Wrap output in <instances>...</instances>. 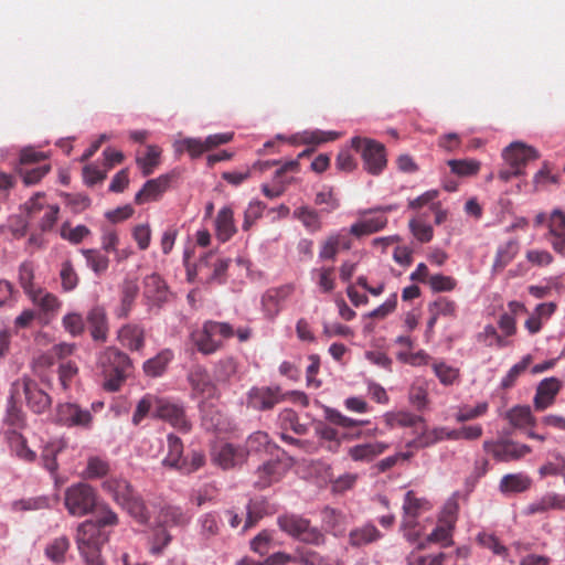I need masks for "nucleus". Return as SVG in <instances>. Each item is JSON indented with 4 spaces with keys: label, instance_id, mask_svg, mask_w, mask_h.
<instances>
[{
    "label": "nucleus",
    "instance_id": "obj_1",
    "mask_svg": "<svg viewBox=\"0 0 565 565\" xmlns=\"http://www.w3.org/2000/svg\"><path fill=\"white\" fill-rule=\"evenodd\" d=\"M100 487L137 523L141 525L148 524L151 513L145 500L129 480L121 476H109L103 480Z\"/></svg>",
    "mask_w": 565,
    "mask_h": 565
},
{
    "label": "nucleus",
    "instance_id": "obj_2",
    "mask_svg": "<svg viewBox=\"0 0 565 565\" xmlns=\"http://www.w3.org/2000/svg\"><path fill=\"white\" fill-rule=\"evenodd\" d=\"M103 387L107 392H118L134 370L129 355L116 347H107L99 355Z\"/></svg>",
    "mask_w": 565,
    "mask_h": 565
},
{
    "label": "nucleus",
    "instance_id": "obj_3",
    "mask_svg": "<svg viewBox=\"0 0 565 565\" xmlns=\"http://www.w3.org/2000/svg\"><path fill=\"white\" fill-rule=\"evenodd\" d=\"M107 541L108 533L98 529L93 520H87L77 527L76 544L86 565H104L102 548Z\"/></svg>",
    "mask_w": 565,
    "mask_h": 565
},
{
    "label": "nucleus",
    "instance_id": "obj_4",
    "mask_svg": "<svg viewBox=\"0 0 565 565\" xmlns=\"http://www.w3.org/2000/svg\"><path fill=\"white\" fill-rule=\"evenodd\" d=\"M97 491L86 482H77L64 492V505L72 516H84L96 510Z\"/></svg>",
    "mask_w": 565,
    "mask_h": 565
},
{
    "label": "nucleus",
    "instance_id": "obj_5",
    "mask_svg": "<svg viewBox=\"0 0 565 565\" xmlns=\"http://www.w3.org/2000/svg\"><path fill=\"white\" fill-rule=\"evenodd\" d=\"M279 529L288 535L307 544L322 545L326 537L322 532L311 526L310 520L295 513H284L277 518Z\"/></svg>",
    "mask_w": 565,
    "mask_h": 565
},
{
    "label": "nucleus",
    "instance_id": "obj_6",
    "mask_svg": "<svg viewBox=\"0 0 565 565\" xmlns=\"http://www.w3.org/2000/svg\"><path fill=\"white\" fill-rule=\"evenodd\" d=\"M13 397L24 395L28 408L38 415L46 413L52 406V397L42 390L38 382L28 375L15 380L11 385Z\"/></svg>",
    "mask_w": 565,
    "mask_h": 565
},
{
    "label": "nucleus",
    "instance_id": "obj_7",
    "mask_svg": "<svg viewBox=\"0 0 565 565\" xmlns=\"http://www.w3.org/2000/svg\"><path fill=\"white\" fill-rule=\"evenodd\" d=\"M352 148L361 154L364 169L373 174H380L386 167L385 147L383 143L369 139L354 137L351 139Z\"/></svg>",
    "mask_w": 565,
    "mask_h": 565
},
{
    "label": "nucleus",
    "instance_id": "obj_8",
    "mask_svg": "<svg viewBox=\"0 0 565 565\" xmlns=\"http://www.w3.org/2000/svg\"><path fill=\"white\" fill-rule=\"evenodd\" d=\"M248 458V450L241 445L221 443L213 446L211 460L223 470H231L243 466Z\"/></svg>",
    "mask_w": 565,
    "mask_h": 565
},
{
    "label": "nucleus",
    "instance_id": "obj_9",
    "mask_svg": "<svg viewBox=\"0 0 565 565\" xmlns=\"http://www.w3.org/2000/svg\"><path fill=\"white\" fill-rule=\"evenodd\" d=\"M483 449L500 462L520 460L532 451L530 446L511 439L486 440Z\"/></svg>",
    "mask_w": 565,
    "mask_h": 565
},
{
    "label": "nucleus",
    "instance_id": "obj_10",
    "mask_svg": "<svg viewBox=\"0 0 565 565\" xmlns=\"http://www.w3.org/2000/svg\"><path fill=\"white\" fill-rule=\"evenodd\" d=\"M431 509V504L424 498H417L414 491H407L403 503V521L402 527L407 531L405 536L408 541H415L416 535L411 532L417 525V518Z\"/></svg>",
    "mask_w": 565,
    "mask_h": 565
},
{
    "label": "nucleus",
    "instance_id": "obj_11",
    "mask_svg": "<svg viewBox=\"0 0 565 565\" xmlns=\"http://www.w3.org/2000/svg\"><path fill=\"white\" fill-rule=\"evenodd\" d=\"M156 417L169 423L181 431H189L191 423L185 415L183 405L169 398L160 397L157 401Z\"/></svg>",
    "mask_w": 565,
    "mask_h": 565
},
{
    "label": "nucleus",
    "instance_id": "obj_12",
    "mask_svg": "<svg viewBox=\"0 0 565 565\" xmlns=\"http://www.w3.org/2000/svg\"><path fill=\"white\" fill-rule=\"evenodd\" d=\"M175 171L164 173L156 179L148 180L141 190L135 195L136 204H143L150 201H157L170 188L171 183L178 179Z\"/></svg>",
    "mask_w": 565,
    "mask_h": 565
},
{
    "label": "nucleus",
    "instance_id": "obj_13",
    "mask_svg": "<svg viewBox=\"0 0 565 565\" xmlns=\"http://www.w3.org/2000/svg\"><path fill=\"white\" fill-rule=\"evenodd\" d=\"M192 388V396L201 399L218 397V390L211 375L203 366H194L188 376Z\"/></svg>",
    "mask_w": 565,
    "mask_h": 565
},
{
    "label": "nucleus",
    "instance_id": "obj_14",
    "mask_svg": "<svg viewBox=\"0 0 565 565\" xmlns=\"http://www.w3.org/2000/svg\"><path fill=\"white\" fill-rule=\"evenodd\" d=\"M285 395L280 387H253L247 396V404L256 411H268L274 408L278 403L284 401Z\"/></svg>",
    "mask_w": 565,
    "mask_h": 565
},
{
    "label": "nucleus",
    "instance_id": "obj_15",
    "mask_svg": "<svg viewBox=\"0 0 565 565\" xmlns=\"http://www.w3.org/2000/svg\"><path fill=\"white\" fill-rule=\"evenodd\" d=\"M380 211L383 213L390 212V211H393V206L387 205L384 207H377L374 210L364 211V212H362V214L364 216H366L369 213L380 212ZM386 224H387V217L384 214H376V215H373L370 217H364L361 221L352 224L350 227V234H352L356 237L370 235V234H373V233H376V232L383 230L386 226Z\"/></svg>",
    "mask_w": 565,
    "mask_h": 565
},
{
    "label": "nucleus",
    "instance_id": "obj_16",
    "mask_svg": "<svg viewBox=\"0 0 565 565\" xmlns=\"http://www.w3.org/2000/svg\"><path fill=\"white\" fill-rule=\"evenodd\" d=\"M228 265L230 259L220 258L214 253H207L205 256L201 257L196 264V271L204 275L207 282H223Z\"/></svg>",
    "mask_w": 565,
    "mask_h": 565
},
{
    "label": "nucleus",
    "instance_id": "obj_17",
    "mask_svg": "<svg viewBox=\"0 0 565 565\" xmlns=\"http://www.w3.org/2000/svg\"><path fill=\"white\" fill-rule=\"evenodd\" d=\"M86 322L89 328L90 337L94 341L100 343L107 341L109 334V322L107 311L104 306H93L86 315Z\"/></svg>",
    "mask_w": 565,
    "mask_h": 565
},
{
    "label": "nucleus",
    "instance_id": "obj_18",
    "mask_svg": "<svg viewBox=\"0 0 565 565\" xmlns=\"http://www.w3.org/2000/svg\"><path fill=\"white\" fill-rule=\"evenodd\" d=\"M56 417L58 423L72 427L81 426L88 428L93 416L88 409L81 408L77 404L64 403L57 406Z\"/></svg>",
    "mask_w": 565,
    "mask_h": 565
},
{
    "label": "nucleus",
    "instance_id": "obj_19",
    "mask_svg": "<svg viewBox=\"0 0 565 565\" xmlns=\"http://www.w3.org/2000/svg\"><path fill=\"white\" fill-rule=\"evenodd\" d=\"M292 285H282L268 289L263 298L262 305L266 317L274 319L281 310L282 303L292 295Z\"/></svg>",
    "mask_w": 565,
    "mask_h": 565
},
{
    "label": "nucleus",
    "instance_id": "obj_20",
    "mask_svg": "<svg viewBox=\"0 0 565 565\" xmlns=\"http://www.w3.org/2000/svg\"><path fill=\"white\" fill-rule=\"evenodd\" d=\"M300 169V164L298 160H289L280 166L275 172L274 175V185L270 188L268 184H263L262 191L265 196L269 199H275L280 196L285 190L286 185L292 181V178L288 179L285 177L286 173H297Z\"/></svg>",
    "mask_w": 565,
    "mask_h": 565
},
{
    "label": "nucleus",
    "instance_id": "obj_21",
    "mask_svg": "<svg viewBox=\"0 0 565 565\" xmlns=\"http://www.w3.org/2000/svg\"><path fill=\"white\" fill-rule=\"evenodd\" d=\"M503 158L511 168H518L523 173L527 162L539 158L537 151L522 142H513L503 151Z\"/></svg>",
    "mask_w": 565,
    "mask_h": 565
},
{
    "label": "nucleus",
    "instance_id": "obj_22",
    "mask_svg": "<svg viewBox=\"0 0 565 565\" xmlns=\"http://www.w3.org/2000/svg\"><path fill=\"white\" fill-rule=\"evenodd\" d=\"M117 340L128 350L140 352L146 345V330L139 323H126L117 331Z\"/></svg>",
    "mask_w": 565,
    "mask_h": 565
},
{
    "label": "nucleus",
    "instance_id": "obj_23",
    "mask_svg": "<svg viewBox=\"0 0 565 565\" xmlns=\"http://www.w3.org/2000/svg\"><path fill=\"white\" fill-rule=\"evenodd\" d=\"M452 429L446 427H433L429 428L426 424H423L420 434L407 443V447L416 449L430 447L443 440H452Z\"/></svg>",
    "mask_w": 565,
    "mask_h": 565
},
{
    "label": "nucleus",
    "instance_id": "obj_24",
    "mask_svg": "<svg viewBox=\"0 0 565 565\" xmlns=\"http://www.w3.org/2000/svg\"><path fill=\"white\" fill-rule=\"evenodd\" d=\"M213 332L211 320H206L200 330L192 332V340L200 353L209 355L222 348L223 342Z\"/></svg>",
    "mask_w": 565,
    "mask_h": 565
},
{
    "label": "nucleus",
    "instance_id": "obj_25",
    "mask_svg": "<svg viewBox=\"0 0 565 565\" xmlns=\"http://www.w3.org/2000/svg\"><path fill=\"white\" fill-rule=\"evenodd\" d=\"M29 299L39 308L40 315L45 316L47 319L54 318L62 307V301L56 295L41 287H38V289L29 296Z\"/></svg>",
    "mask_w": 565,
    "mask_h": 565
},
{
    "label": "nucleus",
    "instance_id": "obj_26",
    "mask_svg": "<svg viewBox=\"0 0 565 565\" xmlns=\"http://www.w3.org/2000/svg\"><path fill=\"white\" fill-rule=\"evenodd\" d=\"M255 473L256 480L254 487L257 489H266L281 479L284 475L282 463L279 460L266 461L257 468Z\"/></svg>",
    "mask_w": 565,
    "mask_h": 565
},
{
    "label": "nucleus",
    "instance_id": "obj_27",
    "mask_svg": "<svg viewBox=\"0 0 565 565\" xmlns=\"http://www.w3.org/2000/svg\"><path fill=\"white\" fill-rule=\"evenodd\" d=\"M561 388V382L555 377L543 380L534 396V407L537 411H544L554 403L555 396Z\"/></svg>",
    "mask_w": 565,
    "mask_h": 565
},
{
    "label": "nucleus",
    "instance_id": "obj_28",
    "mask_svg": "<svg viewBox=\"0 0 565 565\" xmlns=\"http://www.w3.org/2000/svg\"><path fill=\"white\" fill-rule=\"evenodd\" d=\"M550 234L553 236L552 246L561 255H565V213L555 209L548 221Z\"/></svg>",
    "mask_w": 565,
    "mask_h": 565
},
{
    "label": "nucleus",
    "instance_id": "obj_29",
    "mask_svg": "<svg viewBox=\"0 0 565 565\" xmlns=\"http://www.w3.org/2000/svg\"><path fill=\"white\" fill-rule=\"evenodd\" d=\"M173 359L174 352L171 349H162L157 355L143 362V373L149 377H160L166 373Z\"/></svg>",
    "mask_w": 565,
    "mask_h": 565
},
{
    "label": "nucleus",
    "instance_id": "obj_30",
    "mask_svg": "<svg viewBox=\"0 0 565 565\" xmlns=\"http://www.w3.org/2000/svg\"><path fill=\"white\" fill-rule=\"evenodd\" d=\"M138 294L137 282L126 279L120 289V305L114 311L117 319H126L130 315Z\"/></svg>",
    "mask_w": 565,
    "mask_h": 565
},
{
    "label": "nucleus",
    "instance_id": "obj_31",
    "mask_svg": "<svg viewBox=\"0 0 565 565\" xmlns=\"http://www.w3.org/2000/svg\"><path fill=\"white\" fill-rule=\"evenodd\" d=\"M565 509V495L557 493H546L540 499L531 502L525 508L526 515H534L545 513L550 510H564Z\"/></svg>",
    "mask_w": 565,
    "mask_h": 565
},
{
    "label": "nucleus",
    "instance_id": "obj_32",
    "mask_svg": "<svg viewBox=\"0 0 565 565\" xmlns=\"http://www.w3.org/2000/svg\"><path fill=\"white\" fill-rule=\"evenodd\" d=\"M3 436L11 451L20 459L29 462L35 459V452L28 447L26 439L20 430L7 429L4 430Z\"/></svg>",
    "mask_w": 565,
    "mask_h": 565
},
{
    "label": "nucleus",
    "instance_id": "obj_33",
    "mask_svg": "<svg viewBox=\"0 0 565 565\" xmlns=\"http://www.w3.org/2000/svg\"><path fill=\"white\" fill-rule=\"evenodd\" d=\"M191 516L183 511L182 508L175 505L163 507L158 516L160 527L185 526L189 524Z\"/></svg>",
    "mask_w": 565,
    "mask_h": 565
},
{
    "label": "nucleus",
    "instance_id": "obj_34",
    "mask_svg": "<svg viewBox=\"0 0 565 565\" xmlns=\"http://www.w3.org/2000/svg\"><path fill=\"white\" fill-rule=\"evenodd\" d=\"M168 452L162 460V465L173 469H183L185 466V458L183 457V443L174 434H169L167 437Z\"/></svg>",
    "mask_w": 565,
    "mask_h": 565
},
{
    "label": "nucleus",
    "instance_id": "obj_35",
    "mask_svg": "<svg viewBox=\"0 0 565 565\" xmlns=\"http://www.w3.org/2000/svg\"><path fill=\"white\" fill-rule=\"evenodd\" d=\"M388 445L382 441L367 443L353 446L349 449V456L354 461H372L375 457L383 454Z\"/></svg>",
    "mask_w": 565,
    "mask_h": 565
},
{
    "label": "nucleus",
    "instance_id": "obj_36",
    "mask_svg": "<svg viewBox=\"0 0 565 565\" xmlns=\"http://www.w3.org/2000/svg\"><path fill=\"white\" fill-rule=\"evenodd\" d=\"M216 235L222 242H227L236 233L234 213L230 206L222 207L215 218Z\"/></svg>",
    "mask_w": 565,
    "mask_h": 565
},
{
    "label": "nucleus",
    "instance_id": "obj_37",
    "mask_svg": "<svg viewBox=\"0 0 565 565\" xmlns=\"http://www.w3.org/2000/svg\"><path fill=\"white\" fill-rule=\"evenodd\" d=\"M145 296L156 305L167 301L168 287L159 275L152 274L145 278Z\"/></svg>",
    "mask_w": 565,
    "mask_h": 565
},
{
    "label": "nucleus",
    "instance_id": "obj_38",
    "mask_svg": "<svg viewBox=\"0 0 565 565\" xmlns=\"http://www.w3.org/2000/svg\"><path fill=\"white\" fill-rule=\"evenodd\" d=\"M531 484L532 480L525 473H508L501 478L499 490L503 494L520 493L529 490Z\"/></svg>",
    "mask_w": 565,
    "mask_h": 565
},
{
    "label": "nucleus",
    "instance_id": "obj_39",
    "mask_svg": "<svg viewBox=\"0 0 565 565\" xmlns=\"http://www.w3.org/2000/svg\"><path fill=\"white\" fill-rule=\"evenodd\" d=\"M382 537V533L375 525L367 523L354 529L349 534V542L352 546L360 547L373 543Z\"/></svg>",
    "mask_w": 565,
    "mask_h": 565
},
{
    "label": "nucleus",
    "instance_id": "obj_40",
    "mask_svg": "<svg viewBox=\"0 0 565 565\" xmlns=\"http://www.w3.org/2000/svg\"><path fill=\"white\" fill-rule=\"evenodd\" d=\"M269 513V504L265 498L250 499L246 507L244 530L254 527L257 522Z\"/></svg>",
    "mask_w": 565,
    "mask_h": 565
},
{
    "label": "nucleus",
    "instance_id": "obj_41",
    "mask_svg": "<svg viewBox=\"0 0 565 565\" xmlns=\"http://www.w3.org/2000/svg\"><path fill=\"white\" fill-rule=\"evenodd\" d=\"M18 397H13L10 390V397L7 405L4 423L10 427L9 429L21 430L26 425V415L17 402Z\"/></svg>",
    "mask_w": 565,
    "mask_h": 565
},
{
    "label": "nucleus",
    "instance_id": "obj_42",
    "mask_svg": "<svg viewBox=\"0 0 565 565\" xmlns=\"http://www.w3.org/2000/svg\"><path fill=\"white\" fill-rule=\"evenodd\" d=\"M162 150L156 145L147 146L146 153L136 157V163L140 168L145 177L153 173L154 169L160 164Z\"/></svg>",
    "mask_w": 565,
    "mask_h": 565
},
{
    "label": "nucleus",
    "instance_id": "obj_43",
    "mask_svg": "<svg viewBox=\"0 0 565 565\" xmlns=\"http://www.w3.org/2000/svg\"><path fill=\"white\" fill-rule=\"evenodd\" d=\"M408 402L419 412L428 406V384L425 380L418 379L413 382L408 390Z\"/></svg>",
    "mask_w": 565,
    "mask_h": 565
},
{
    "label": "nucleus",
    "instance_id": "obj_44",
    "mask_svg": "<svg viewBox=\"0 0 565 565\" xmlns=\"http://www.w3.org/2000/svg\"><path fill=\"white\" fill-rule=\"evenodd\" d=\"M519 253V244L516 241H509L498 247L492 270L494 273L502 271Z\"/></svg>",
    "mask_w": 565,
    "mask_h": 565
},
{
    "label": "nucleus",
    "instance_id": "obj_45",
    "mask_svg": "<svg viewBox=\"0 0 565 565\" xmlns=\"http://www.w3.org/2000/svg\"><path fill=\"white\" fill-rule=\"evenodd\" d=\"M477 540L482 547L491 551L494 555L501 557L502 561L509 564L515 563V561L510 557L509 548L503 545L495 535L489 533H480Z\"/></svg>",
    "mask_w": 565,
    "mask_h": 565
},
{
    "label": "nucleus",
    "instance_id": "obj_46",
    "mask_svg": "<svg viewBox=\"0 0 565 565\" xmlns=\"http://www.w3.org/2000/svg\"><path fill=\"white\" fill-rule=\"evenodd\" d=\"M322 523L326 530L335 536L342 535L345 531V516L335 509L327 507L322 510Z\"/></svg>",
    "mask_w": 565,
    "mask_h": 565
},
{
    "label": "nucleus",
    "instance_id": "obj_47",
    "mask_svg": "<svg viewBox=\"0 0 565 565\" xmlns=\"http://www.w3.org/2000/svg\"><path fill=\"white\" fill-rule=\"evenodd\" d=\"M430 366L433 372L435 373V375L443 385L450 386L458 382L460 376L459 369L447 364L445 361L436 359L433 360Z\"/></svg>",
    "mask_w": 565,
    "mask_h": 565
},
{
    "label": "nucleus",
    "instance_id": "obj_48",
    "mask_svg": "<svg viewBox=\"0 0 565 565\" xmlns=\"http://www.w3.org/2000/svg\"><path fill=\"white\" fill-rule=\"evenodd\" d=\"M110 470L109 462L97 456H92L87 459L86 468L82 472L83 479L96 480L107 478Z\"/></svg>",
    "mask_w": 565,
    "mask_h": 565
},
{
    "label": "nucleus",
    "instance_id": "obj_49",
    "mask_svg": "<svg viewBox=\"0 0 565 565\" xmlns=\"http://www.w3.org/2000/svg\"><path fill=\"white\" fill-rule=\"evenodd\" d=\"M385 419L388 426L416 427L418 424H425L422 416L415 415L408 411H398L387 413Z\"/></svg>",
    "mask_w": 565,
    "mask_h": 565
},
{
    "label": "nucleus",
    "instance_id": "obj_50",
    "mask_svg": "<svg viewBox=\"0 0 565 565\" xmlns=\"http://www.w3.org/2000/svg\"><path fill=\"white\" fill-rule=\"evenodd\" d=\"M81 253L86 259L87 266L97 275L100 276L109 267V258L96 248H84Z\"/></svg>",
    "mask_w": 565,
    "mask_h": 565
},
{
    "label": "nucleus",
    "instance_id": "obj_51",
    "mask_svg": "<svg viewBox=\"0 0 565 565\" xmlns=\"http://www.w3.org/2000/svg\"><path fill=\"white\" fill-rule=\"evenodd\" d=\"M237 373V362L232 356H226L217 361L214 366V380L217 383H228Z\"/></svg>",
    "mask_w": 565,
    "mask_h": 565
},
{
    "label": "nucleus",
    "instance_id": "obj_52",
    "mask_svg": "<svg viewBox=\"0 0 565 565\" xmlns=\"http://www.w3.org/2000/svg\"><path fill=\"white\" fill-rule=\"evenodd\" d=\"M505 418L514 428H524L526 426H532L535 423V418L533 417L529 406H514L507 412Z\"/></svg>",
    "mask_w": 565,
    "mask_h": 565
},
{
    "label": "nucleus",
    "instance_id": "obj_53",
    "mask_svg": "<svg viewBox=\"0 0 565 565\" xmlns=\"http://www.w3.org/2000/svg\"><path fill=\"white\" fill-rule=\"evenodd\" d=\"M451 172L459 177L476 175L480 170V162L475 159H451L447 162Z\"/></svg>",
    "mask_w": 565,
    "mask_h": 565
},
{
    "label": "nucleus",
    "instance_id": "obj_54",
    "mask_svg": "<svg viewBox=\"0 0 565 565\" xmlns=\"http://www.w3.org/2000/svg\"><path fill=\"white\" fill-rule=\"evenodd\" d=\"M34 266L31 262H23L20 266H19V270H18V280H19V284L21 286V288L23 289L24 294L29 297L30 295H32L36 289L38 287H35L34 285Z\"/></svg>",
    "mask_w": 565,
    "mask_h": 565
},
{
    "label": "nucleus",
    "instance_id": "obj_55",
    "mask_svg": "<svg viewBox=\"0 0 565 565\" xmlns=\"http://www.w3.org/2000/svg\"><path fill=\"white\" fill-rule=\"evenodd\" d=\"M294 217L299 220L310 232H317L321 228L319 214L313 209L300 206L294 211Z\"/></svg>",
    "mask_w": 565,
    "mask_h": 565
},
{
    "label": "nucleus",
    "instance_id": "obj_56",
    "mask_svg": "<svg viewBox=\"0 0 565 565\" xmlns=\"http://www.w3.org/2000/svg\"><path fill=\"white\" fill-rule=\"evenodd\" d=\"M60 279L62 289L65 292H70L77 287L79 278L70 259H66L61 264Z\"/></svg>",
    "mask_w": 565,
    "mask_h": 565
},
{
    "label": "nucleus",
    "instance_id": "obj_57",
    "mask_svg": "<svg viewBox=\"0 0 565 565\" xmlns=\"http://www.w3.org/2000/svg\"><path fill=\"white\" fill-rule=\"evenodd\" d=\"M68 539L66 536H61L47 544L45 554L51 561L60 564L64 562L65 553L68 551Z\"/></svg>",
    "mask_w": 565,
    "mask_h": 565
},
{
    "label": "nucleus",
    "instance_id": "obj_58",
    "mask_svg": "<svg viewBox=\"0 0 565 565\" xmlns=\"http://www.w3.org/2000/svg\"><path fill=\"white\" fill-rule=\"evenodd\" d=\"M324 417L326 419L333 425L343 427V428H351L355 426L366 425L369 424V420H358L350 418L343 414H341L339 411L330 407H326L324 409Z\"/></svg>",
    "mask_w": 565,
    "mask_h": 565
},
{
    "label": "nucleus",
    "instance_id": "obj_59",
    "mask_svg": "<svg viewBox=\"0 0 565 565\" xmlns=\"http://www.w3.org/2000/svg\"><path fill=\"white\" fill-rule=\"evenodd\" d=\"M160 397L147 394L137 404L135 413L132 415L134 425H139L140 422L153 409V416H156L157 401Z\"/></svg>",
    "mask_w": 565,
    "mask_h": 565
},
{
    "label": "nucleus",
    "instance_id": "obj_60",
    "mask_svg": "<svg viewBox=\"0 0 565 565\" xmlns=\"http://www.w3.org/2000/svg\"><path fill=\"white\" fill-rule=\"evenodd\" d=\"M317 276V284L324 294H330L335 288V277L333 267H320L312 271Z\"/></svg>",
    "mask_w": 565,
    "mask_h": 565
},
{
    "label": "nucleus",
    "instance_id": "obj_61",
    "mask_svg": "<svg viewBox=\"0 0 565 565\" xmlns=\"http://www.w3.org/2000/svg\"><path fill=\"white\" fill-rule=\"evenodd\" d=\"M97 515L96 519L93 520L94 524L98 525V529H103L105 526H115L118 524V515L117 513L107 504V503H98L97 502Z\"/></svg>",
    "mask_w": 565,
    "mask_h": 565
},
{
    "label": "nucleus",
    "instance_id": "obj_62",
    "mask_svg": "<svg viewBox=\"0 0 565 565\" xmlns=\"http://www.w3.org/2000/svg\"><path fill=\"white\" fill-rule=\"evenodd\" d=\"M279 423L284 430L291 429L297 435H305L307 433V426L299 423L298 416L292 409H284L279 414Z\"/></svg>",
    "mask_w": 565,
    "mask_h": 565
},
{
    "label": "nucleus",
    "instance_id": "obj_63",
    "mask_svg": "<svg viewBox=\"0 0 565 565\" xmlns=\"http://www.w3.org/2000/svg\"><path fill=\"white\" fill-rule=\"evenodd\" d=\"M270 439L265 431H255L250 434L246 440V445L243 446L249 452L267 451L270 447Z\"/></svg>",
    "mask_w": 565,
    "mask_h": 565
},
{
    "label": "nucleus",
    "instance_id": "obj_64",
    "mask_svg": "<svg viewBox=\"0 0 565 565\" xmlns=\"http://www.w3.org/2000/svg\"><path fill=\"white\" fill-rule=\"evenodd\" d=\"M171 534L166 529L160 527L153 533V536L150 541V553L154 556L162 555L163 551L171 543Z\"/></svg>",
    "mask_w": 565,
    "mask_h": 565
}]
</instances>
